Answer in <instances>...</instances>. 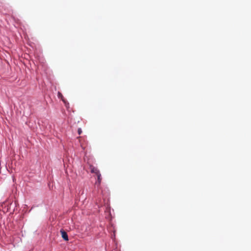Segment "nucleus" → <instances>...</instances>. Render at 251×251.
Here are the masks:
<instances>
[{
  "label": "nucleus",
  "instance_id": "obj_1",
  "mask_svg": "<svg viewBox=\"0 0 251 251\" xmlns=\"http://www.w3.org/2000/svg\"><path fill=\"white\" fill-rule=\"evenodd\" d=\"M60 232L61 233L62 238L65 241H68L69 239L67 232L63 229L60 230Z\"/></svg>",
  "mask_w": 251,
  "mask_h": 251
},
{
  "label": "nucleus",
  "instance_id": "obj_2",
  "mask_svg": "<svg viewBox=\"0 0 251 251\" xmlns=\"http://www.w3.org/2000/svg\"><path fill=\"white\" fill-rule=\"evenodd\" d=\"M90 172L92 173H94L96 175L100 173L99 170L97 168L95 167L94 166H93L92 165H91L90 166Z\"/></svg>",
  "mask_w": 251,
  "mask_h": 251
},
{
  "label": "nucleus",
  "instance_id": "obj_3",
  "mask_svg": "<svg viewBox=\"0 0 251 251\" xmlns=\"http://www.w3.org/2000/svg\"><path fill=\"white\" fill-rule=\"evenodd\" d=\"M96 176L97 177V181L96 182V184L98 186H99L100 184L102 179L101 176L100 172L97 174Z\"/></svg>",
  "mask_w": 251,
  "mask_h": 251
},
{
  "label": "nucleus",
  "instance_id": "obj_4",
  "mask_svg": "<svg viewBox=\"0 0 251 251\" xmlns=\"http://www.w3.org/2000/svg\"><path fill=\"white\" fill-rule=\"evenodd\" d=\"M77 132L79 135L81 134V133H82L81 129L80 128H79L78 129Z\"/></svg>",
  "mask_w": 251,
  "mask_h": 251
},
{
  "label": "nucleus",
  "instance_id": "obj_5",
  "mask_svg": "<svg viewBox=\"0 0 251 251\" xmlns=\"http://www.w3.org/2000/svg\"><path fill=\"white\" fill-rule=\"evenodd\" d=\"M58 97H61V98H62L63 96L62 95V94H61V93L58 92Z\"/></svg>",
  "mask_w": 251,
  "mask_h": 251
}]
</instances>
